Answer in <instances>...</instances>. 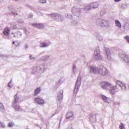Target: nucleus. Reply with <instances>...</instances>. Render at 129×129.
<instances>
[{"mask_svg": "<svg viewBox=\"0 0 129 129\" xmlns=\"http://www.w3.org/2000/svg\"><path fill=\"white\" fill-rule=\"evenodd\" d=\"M96 116H97V114H90L89 118L91 122L94 123L96 121Z\"/></svg>", "mask_w": 129, "mask_h": 129, "instance_id": "obj_17", "label": "nucleus"}, {"mask_svg": "<svg viewBox=\"0 0 129 129\" xmlns=\"http://www.w3.org/2000/svg\"><path fill=\"white\" fill-rule=\"evenodd\" d=\"M28 47H29V46L28 45V44H26L25 46V49H28Z\"/></svg>", "mask_w": 129, "mask_h": 129, "instance_id": "obj_46", "label": "nucleus"}, {"mask_svg": "<svg viewBox=\"0 0 129 129\" xmlns=\"http://www.w3.org/2000/svg\"><path fill=\"white\" fill-rule=\"evenodd\" d=\"M124 39L126 40L127 43H128L129 44V36H125Z\"/></svg>", "mask_w": 129, "mask_h": 129, "instance_id": "obj_38", "label": "nucleus"}, {"mask_svg": "<svg viewBox=\"0 0 129 129\" xmlns=\"http://www.w3.org/2000/svg\"><path fill=\"white\" fill-rule=\"evenodd\" d=\"M44 72H45V64H41L39 67H33L32 69V74L44 73Z\"/></svg>", "mask_w": 129, "mask_h": 129, "instance_id": "obj_4", "label": "nucleus"}, {"mask_svg": "<svg viewBox=\"0 0 129 129\" xmlns=\"http://www.w3.org/2000/svg\"><path fill=\"white\" fill-rule=\"evenodd\" d=\"M119 129H125L124 128V126H123V124L121 123L120 126H119Z\"/></svg>", "mask_w": 129, "mask_h": 129, "instance_id": "obj_42", "label": "nucleus"}, {"mask_svg": "<svg viewBox=\"0 0 129 129\" xmlns=\"http://www.w3.org/2000/svg\"><path fill=\"white\" fill-rule=\"evenodd\" d=\"M8 86L9 87H10V88H12V87H13V85H12V81L8 83Z\"/></svg>", "mask_w": 129, "mask_h": 129, "instance_id": "obj_43", "label": "nucleus"}, {"mask_svg": "<svg viewBox=\"0 0 129 129\" xmlns=\"http://www.w3.org/2000/svg\"><path fill=\"white\" fill-rule=\"evenodd\" d=\"M0 127L1 128H5L6 127V125H5V123L3 122H0Z\"/></svg>", "mask_w": 129, "mask_h": 129, "instance_id": "obj_32", "label": "nucleus"}, {"mask_svg": "<svg viewBox=\"0 0 129 129\" xmlns=\"http://www.w3.org/2000/svg\"><path fill=\"white\" fill-rule=\"evenodd\" d=\"M29 58H30V60H36V57L32 56V55H30Z\"/></svg>", "mask_w": 129, "mask_h": 129, "instance_id": "obj_39", "label": "nucleus"}, {"mask_svg": "<svg viewBox=\"0 0 129 129\" xmlns=\"http://www.w3.org/2000/svg\"><path fill=\"white\" fill-rule=\"evenodd\" d=\"M104 51L105 52V57L108 60H112L111 57V53H110V51L109 50V48L107 47H105L104 49Z\"/></svg>", "mask_w": 129, "mask_h": 129, "instance_id": "obj_11", "label": "nucleus"}, {"mask_svg": "<svg viewBox=\"0 0 129 129\" xmlns=\"http://www.w3.org/2000/svg\"><path fill=\"white\" fill-rule=\"evenodd\" d=\"M18 24H24V20L19 19L17 21Z\"/></svg>", "mask_w": 129, "mask_h": 129, "instance_id": "obj_36", "label": "nucleus"}, {"mask_svg": "<svg viewBox=\"0 0 129 129\" xmlns=\"http://www.w3.org/2000/svg\"><path fill=\"white\" fill-rule=\"evenodd\" d=\"M65 82V78H61L56 83V85L58 86H60L62 84V83H64Z\"/></svg>", "mask_w": 129, "mask_h": 129, "instance_id": "obj_24", "label": "nucleus"}, {"mask_svg": "<svg viewBox=\"0 0 129 129\" xmlns=\"http://www.w3.org/2000/svg\"><path fill=\"white\" fill-rule=\"evenodd\" d=\"M73 72L75 74V73H77V68H76V65L74 64L73 66Z\"/></svg>", "mask_w": 129, "mask_h": 129, "instance_id": "obj_30", "label": "nucleus"}, {"mask_svg": "<svg viewBox=\"0 0 129 129\" xmlns=\"http://www.w3.org/2000/svg\"><path fill=\"white\" fill-rule=\"evenodd\" d=\"M67 119L68 120H73V119H74V113H73V111H69L67 114H66V121H67Z\"/></svg>", "mask_w": 129, "mask_h": 129, "instance_id": "obj_13", "label": "nucleus"}, {"mask_svg": "<svg viewBox=\"0 0 129 129\" xmlns=\"http://www.w3.org/2000/svg\"><path fill=\"white\" fill-rule=\"evenodd\" d=\"M120 1L121 0H115L114 2H115L116 3H117L118 2H120Z\"/></svg>", "mask_w": 129, "mask_h": 129, "instance_id": "obj_49", "label": "nucleus"}, {"mask_svg": "<svg viewBox=\"0 0 129 129\" xmlns=\"http://www.w3.org/2000/svg\"><path fill=\"white\" fill-rule=\"evenodd\" d=\"M0 111L1 112H5V106L2 103H0Z\"/></svg>", "mask_w": 129, "mask_h": 129, "instance_id": "obj_29", "label": "nucleus"}, {"mask_svg": "<svg viewBox=\"0 0 129 129\" xmlns=\"http://www.w3.org/2000/svg\"><path fill=\"white\" fill-rule=\"evenodd\" d=\"M98 40L100 41H103V38L101 36H98L97 37Z\"/></svg>", "mask_w": 129, "mask_h": 129, "instance_id": "obj_33", "label": "nucleus"}, {"mask_svg": "<svg viewBox=\"0 0 129 129\" xmlns=\"http://www.w3.org/2000/svg\"><path fill=\"white\" fill-rule=\"evenodd\" d=\"M3 57H5V55L0 54V58H3Z\"/></svg>", "mask_w": 129, "mask_h": 129, "instance_id": "obj_47", "label": "nucleus"}, {"mask_svg": "<svg viewBox=\"0 0 129 129\" xmlns=\"http://www.w3.org/2000/svg\"><path fill=\"white\" fill-rule=\"evenodd\" d=\"M63 90H60L58 91L57 96V100L61 101L63 99Z\"/></svg>", "mask_w": 129, "mask_h": 129, "instance_id": "obj_18", "label": "nucleus"}, {"mask_svg": "<svg viewBox=\"0 0 129 129\" xmlns=\"http://www.w3.org/2000/svg\"><path fill=\"white\" fill-rule=\"evenodd\" d=\"M118 56L119 57L121 61H122L123 62H125V63L129 64V58L126 54L121 52L119 53Z\"/></svg>", "mask_w": 129, "mask_h": 129, "instance_id": "obj_8", "label": "nucleus"}, {"mask_svg": "<svg viewBox=\"0 0 129 129\" xmlns=\"http://www.w3.org/2000/svg\"><path fill=\"white\" fill-rule=\"evenodd\" d=\"M72 11L74 16H76L77 17H80V16H81V14L80 13V8L76 7H74L72 8Z\"/></svg>", "mask_w": 129, "mask_h": 129, "instance_id": "obj_12", "label": "nucleus"}, {"mask_svg": "<svg viewBox=\"0 0 129 129\" xmlns=\"http://www.w3.org/2000/svg\"><path fill=\"white\" fill-rule=\"evenodd\" d=\"M20 102L21 100L20 99V97L18 96V94L15 95L14 101L12 103V106L16 111H22L23 110L22 107L19 105Z\"/></svg>", "mask_w": 129, "mask_h": 129, "instance_id": "obj_2", "label": "nucleus"}, {"mask_svg": "<svg viewBox=\"0 0 129 129\" xmlns=\"http://www.w3.org/2000/svg\"><path fill=\"white\" fill-rule=\"evenodd\" d=\"M114 103H115V104H117V105H119V102H115Z\"/></svg>", "mask_w": 129, "mask_h": 129, "instance_id": "obj_48", "label": "nucleus"}, {"mask_svg": "<svg viewBox=\"0 0 129 129\" xmlns=\"http://www.w3.org/2000/svg\"><path fill=\"white\" fill-rule=\"evenodd\" d=\"M66 18L67 19H72V15L70 14H67V15L66 16Z\"/></svg>", "mask_w": 129, "mask_h": 129, "instance_id": "obj_40", "label": "nucleus"}, {"mask_svg": "<svg viewBox=\"0 0 129 129\" xmlns=\"http://www.w3.org/2000/svg\"><path fill=\"white\" fill-rule=\"evenodd\" d=\"M31 25L33 27L37 28V29H43L44 28V25L40 23H32Z\"/></svg>", "mask_w": 129, "mask_h": 129, "instance_id": "obj_20", "label": "nucleus"}, {"mask_svg": "<svg viewBox=\"0 0 129 129\" xmlns=\"http://www.w3.org/2000/svg\"><path fill=\"white\" fill-rule=\"evenodd\" d=\"M116 84L118 86H120L122 90H125V89H126V85L123 82L116 81Z\"/></svg>", "mask_w": 129, "mask_h": 129, "instance_id": "obj_14", "label": "nucleus"}, {"mask_svg": "<svg viewBox=\"0 0 129 129\" xmlns=\"http://www.w3.org/2000/svg\"><path fill=\"white\" fill-rule=\"evenodd\" d=\"M11 27L13 29H17V25L15 24V23H12L11 24Z\"/></svg>", "mask_w": 129, "mask_h": 129, "instance_id": "obj_34", "label": "nucleus"}, {"mask_svg": "<svg viewBox=\"0 0 129 129\" xmlns=\"http://www.w3.org/2000/svg\"><path fill=\"white\" fill-rule=\"evenodd\" d=\"M34 101L36 102L37 104H39L40 105L45 104V101H44V100L40 97H36L34 98Z\"/></svg>", "mask_w": 129, "mask_h": 129, "instance_id": "obj_15", "label": "nucleus"}, {"mask_svg": "<svg viewBox=\"0 0 129 129\" xmlns=\"http://www.w3.org/2000/svg\"><path fill=\"white\" fill-rule=\"evenodd\" d=\"M14 35V38H17V39H20L22 38V34L20 32H17V33H12Z\"/></svg>", "mask_w": 129, "mask_h": 129, "instance_id": "obj_21", "label": "nucleus"}, {"mask_svg": "<svg viewBox=\"0 0 129 129\" xmlns=\"http://www.w3.org/2000/svg\"><path fill=\"white\" fill-rule=\"evenodd\" d=\"M100 85L101 88L102 89H104V90H108V87H110L111 86V83L108 82H102L100 83Z\"/></svg>", "mask_w": 129, "mask_h": 129, "instance_id": "obj_9", "label": "nucleus"}, {"mask_svg": "<svg viewBox=\"0 0 129 129\" xmlns=\"http://www.w3.org/2000/svg\"><path fill=\"white\" fill-rule=\"evenodd\" d=\"M33 15L32 14H29L28 15V18L29 19H32V18H33Z\"/></svg>", "mask_w": 129, "mask_h": 129, "instance_id": "obj_44", "label": "nucleus"}, {"mask_svg": "<svg viewBox=\"0 0 129 129\" xmlns=\"http://www.w3.org/2000/svg\"><path fill=\"white\" fill-rule=\"evenodd\" d=\"M91 9H92V7H91V5L90 4L88 5L85 6L84 10L85 11H90Z\"/></svg>", "mask_w": 129, "mask_h": 129, "instance_id": "obj_27", "label": "nucleus"}, {"mask_svg": "<svg viewBox=\"0 0 129 129\" xmlns=\"http://www.w3.org/2000/svg\"><path fill=\"white\" fill-rule=\"evenodd\" d=\"M13 1H14L15 2H19V1L20 0H13Z\"/></svg>", "mask_w": 129, "mask_h": 129, "instance_id": "obj_51", "label": "nucleus"}, {"mask_svg": "<svg viewBox=\"0 0 129 129\" xmlns=\"http://www.w3.org/2000/svg\"><path fill=\"white\" fill-rule=\"evenodd\" d=\"M12 13L13 14V15H14V16L17 15V13H16V12H15V13L13 12Z\"/></svg>", "mask_w": 129, "mask_h": 129, "instance_id": "obj_50", "label": "nucleus"}, {"mask_svg": "<svg viewBox=\"0 0 129 129\" xmlns=\"http://www.w3.org/2000/svg\"><path fill=\"white\" fill-rule=\"evenodd\" d=\"M68 129H73V126H72V125H70Z\"/></svg>", "mask_w": 129, "mask_h": 129, "instance_id": "obj_45", "label": "nucleus"}, {"mask_svg": "<svg viewBox=\"0 0 129 129\" xmlns=\"http://www.w3.org/2000/svg\"><path fill=\"white\" fill-rule=\"evenodd\" d=\"M115 24L116 26L117 27V28H119V29H120V28H121V23H120V22H119V21L115 20Z\"/></svg>", "mask_w": 129, "mask_h": 129, "instance_id": "obj_25", "label": "nucleus"}, {"mask_svg": "<svg viewBox=\"0 0 129 129\" xmlns=\"http://www.w3.org/2000/svg\"><path fill=\"white\" fill-rule=\"evenodd\" d=\"M50 44H51V43L49 41L41 42L40 44V47L41 48H46L47 47H49Z\"/></svg>", "mask_w": 129, "mask_h": 129, "instance_id": "obj_19", "label": "nucleus"}, {"mask_svg": "<svg viewBox=\"0 0 129 129\" xmlns=\"http://www.w3.org/2000/svg\"><path fill=\"white\" fill-rule=\"evenodd\" d=\"M8 126L9 127H13L14 126V122H10L8 123Z\"/></svg>", "mask_w": 129, "mask_h": 129, "instance_id": "obj_35", "label": "nucleus"}, {"mask_svg": "<svg viewBox=\"0 0 129 129\" xmlns=\"http://www.w3.org/2000/svg\"><path fill=\"white\" fill-rule=\"evenodd\" d=\"M81 85V77L79 76L77 78L75 88L74 89V93H75V94H77V92H78L79 90V88L80 87Z\"/></svg>", "mask_w": 129, "mask_h": 129, "instance_id": "obj_6", "label": "nucleus"}, {"mask_svg": "<svg viewBox=\"0 0 129 129\" xmlns=\"http://www.w3.org/2000/svg\"><path fill=\"white\" fill-rule=\"evenodd\" d=\"M89 70L90 73L99 74L101 76H107L108 75V71L103 65H100L99 68L94 66H90L89 67Z\"/></svg>", "mask_w": 129, "mask_h": 129, "instance_id": "obj_1", "label": "nucleus"}, {"mask_svg": "<svg viewBox=\"0 0 129 129\" xmlns=\"http://www.w3.org/2000/svg\"><path fill=\"white\" fill-rule=\"evenodd\" d=\"M91 7H92V9H97L98 8V6H99V4L97 2H93L90 3Z\"/></svg>", "mask_w": 129, "mask_h": 129, "instance_id": "obj_22", "label": "nucleus"}, {"mask_svg": "<svg viewBox=\"0 0 129 129\" xmlns=\"http://www.w3.org/2000/svg\"><path fill=\"white\" fill-rule=\"evenodd\" d=\"M4 36H9L10 35V28L6 27L3 31Z\"/></svg>", "mask_w": 129, "mask_h": 129, "instance_id": "obj_23", "label": "nucleus"}, {"mask_svg": "<svg viewBox=\"0 0 129 129\" xmlns=\"http://www.w3.org/2000/svg\"><path fill=\"white\" fill-rule=\"evenodd\" d=\"M93 58L96 61H100L102 60V55L100 53V48L99 46H97L96 49L94 50V52L93 54Z\"/></svg>", "mask_w": 129, "mask_h": 129, "instance_id": "obj_3", "label": "nucleus"}, {"mask_svg": "<svg viewBox=\"0 0 129 129\" xmlns=\"http://www.w3.org/2000/svg\"><path fill=\"white\" fill-rule=\"evenodd\" d=\"M48 16L49 17H51L52 19L54 20H56V21H63L64 20V17L61 16L60 14H58L57 13H53L52 14H48Z\"/></svg>", "mask_w": 129, "mask_h": 129, "instance_id": "obj_7", "label": "nucleus"}, {"mask_svg": "<svg viewBox=\"0 0 129 129\" xmlns=\"http://www.w3.org/2000/svg\"><path fill=\"white\" fill-rule=\"evenodd\" d=\"M34 96H36L41 92V88H37L34 91Z\"/></svg>", "mask_w": 129, "mask_h": 129, "instance_id": "obj_26", "label": "nucleus"}, {"mask_svg": "<svg viewBox=\"0 0 129 129\" xmlns=\"http://www.w3.org/2000/svg\"><path fill=\"white\" fill-rule=\"evenodd\" d=\"M15 41H13V45H15Z\"/></svg>", "mask_w": 129, "mask_h": 129, "instance_id": "obj_52", "label": "nucleus"}, {"mask_svg": "<svg viewBox=\"0 0 129 129\" xmlns=\"http://www.w3.org/2000/svg\"><path fill=\"white\" fill-rule=\"evenodd\" d=\"M109 88V92L110 93V94H112V95H114V94H115L116 92H118V88L116 85L113 86L112 84H111Z\"/></svg>", "mask_w": 129, "mask_h": 129, "instance_id": "obj_10", "label": "nucleus"}, {"mask_svg": "<svg viewBox=\"0 0 129 129\" xmlns=\"http://www.w3.org/2000/svg\"><path fill=\"white\" fill-rule=\"evenodd\" d=\"M39 3L40 4H46L47 3V1H46V0H40Z\"/></svg>", "mask_w": 129, "mask_h": 129, "instance_id": "obj_37", "label": "nucleus"}, {"mask_svg": "<svg viewBox=\"0 0 129 129\" xmlns=\"http://www.w3.org/2000/svg\"><path fill=\"white\" fill-rule=\"evenodd\" d=\"M71 24L72 26H76V25H77V21L72 20Z\"/></svg>", "mask_w": 129, "mask_h": 129, "instance_id": "obj_31", "label": "nucleus"}, {"mask_svg": "<svg viewBox=\"0 0 129 129\" xmlns=\"http://www.w3.org/2000/svg\"><path fill=\"white\" fill-rule=\"evenodd\" d=\"M122 9H126L127 8V4H122Z\"/></svg>", "mask_w": 129, "mask_h": 129, "instance_id": "obj_41", "label": "nucleus"}, {"mask_svg": "<svg viewBox=\"0 0 129 129\" xmlns=\"http://www.w3.org/2000/svg\"><path fill=\"white\" fill-rule=\"evenodd\" d=\"M42 60L43 61H49L50 60V57L49 55H45L42 57Z\"/></svg>", "mask_w": 129, "mask_h": 129, "instance_id": "obj_28", "label": "nucleus"}, {"mask_svg": "<svg viewBox=\"0 0 129 129\" xmlns=\"http://www.w3.org/2000/svg\"><path fill=\"white\" fill-rule=\"evenodd\" d=\"M96 25L97 26H100L101 27H105L106 28L108 27V22L105 20L98 19L96 21Z\"/></svg>", "mask_w": 129, "mask_h": 129, "instance_id": "obj_5", "label": "nucleus"}, {"mask_svg": "<svg viewBox=\"0 0 129 129\" xmlns=\"http://www.w3.org/2000/svg\"><path fill=\"white\" fill-rule=\"evenodd\" d=\"M101 98L103 100L104 102H106V103H111L112 100L110 98H108L103 95H101L100 96Z\"/></svg>", "mask_w": 129, "mask_h": 129, "instance_id": "obj_16", "label": "nucleus"}]
</instances>
